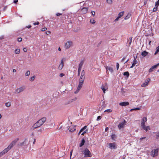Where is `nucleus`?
I'll list each match as a JSON object with an SVG mask.
<instances>
[{"label": "nucleus", "instance_id": "nucleus-18", "mask_svg": "<svg viewBox=\"0 0 159 159\" xmlns=\"http://www.w3.org/2000/svg\"><path fill=\"white\" fill-rule=\"evenodd\" d=\"M129 104V102H121L119 103V105L121 106H127Z\"/></svg>", "mask_w": 159, "mask_h": 159}, {"label": "nucleus", "instance_id": "nucleus-30", "mask_svg": "<svg viewBox=\"0 0 159 159\" xmlns=\"http://www.w3.org/2000/svg\"><path fill=\"white\" fill-rule=\"evenodd\" d=\"M124 12V11L120 12L118 14V16L120 18L123 16Z\"/></svg>", "mask_w": 159, "mask_h": 159}, {"label": "nucleus", "instance_id": "nucleus-55", "mask_svg": "<svg viewBox=\"0 0 159 159\" xmlns=\"http://www.w3.org/2000/svg\"><path fill=\"white\" fill-rule=\"evenodd\" d=\"M137 58V56H136L134 57V60H136V59Z\"/></svg>", "mask_w": 159, "mask_h": 159}, {"label": "nucleus", "instance_id": "nucleus-50", "mask_svg": "<svg viewBox=\"0 0 159 159\" xmlns=\"http://www.w3.org/2000/svg\"><path fill=\"white\" fill-rule=\"evenodd\" d=\"M120 18V17L118 16L115 20V21H117L119 20V19Z\"/></svg>", "mask_w": 159, "mask_h": 159}, {"label": "nucleus", "instance_id": "nucleus-11", "mask_svg": "<svg viewBox=\"0 0 159 159\" xmlns=\"http://www.w3.org/2000/svg\"><path fill=\"white\" fill-rule=\"evenodd\" d=\"M150 80V79L148 78V79H147L145 81V82L141 84V87H145L146 86L148 85Z\"/></svg>", "mask_w": 159, "mask_h": 159}, {"label": "nucleus", "instance_id": "nucleus-33", "mask_svg": "<svg viewBox=\"0 0 159 159\" xmlns=\"http://www.w3.org/2000/svg\"><path fill=\"white\" fill-rule=\"evenodd\" d=\"M35 78V76H34L30 77V78L29 80L31 81H33L34 80Z\"/></svg>", "mask_w": 159, "mask_h": 159}, {"label": "nucleus", "instance_id": "nucleus-1", "mask_svg": "<svg viewBox=\"0 0 159 159\" xmlns=\"http://www.w3.org/2000/svg\"><path fill=\"white\" fill-rule=\"evenodd\" d=\"M19 139L17 138L13 141L8 146L3 150L0 152V157L3 156L6 153L10 150L13 146L15 145L16 143L18 141Z\"/></svg>", "mask_w": 159, "mask_h": 159}, {"label": "nucleus", "instance_id": "nucleus-62", "mask_svg": "<svg viewBox=\"0 0 159 159\" xmlns=\"http://www.w3.org/2000/svg\"><path fill=\"white\" fill-rule=\"evenodd\" d=\"M4 39V36H2L0 37V39Z\"/></svg>", "mask_w": 159, "mask_h": 159}, {"label": "nucleus", "instance_id": "nucleus-32", "mask_svg": "<svg viewBox=\"0 0 159 159\" xmlns=\"http://www.w3.org/2000/svg\"><path fill=\"white\" fill-rule=\"evenodd\" d=\"M123 75H124L126 76H127V77H128L129 75V73L128 72L126 71V72H125L124 73Z\"/></svg>", "mask_w": 159, "mask_h": 159}, {"label": "nucleus", "instance_id": "nucleus-54", "mask_svg": "<svg viewBox=\"0 0 159 159\" xmlns=\"http://www.w3.org/2000/svg\"><path fill=\"white\" fill-rule=\"evenodd\" d=\"M39 24V23L38 22H37V23H34V25H38Z\"/></svg>", "mask_w": 159, "mask_h": 159}, {"label": "nucleus", "instance_id": "nucleus-15", "mask_svg": "<svg viewBox=\"0 0 159 159\" xmlns=\"http://www.w3.org/2000/svg\"><path fill=\"white\" fill-rule=\"evenodd\" d=\"M106 69L107 70V72L109 70L111 73H112L113 71V69L112 67L110 66H106L105 67Z\"/></svg>", "mask_w": 159, "mask_h": 159}, {"label": "nucleus", "instance_id": "nucleus-38", "mask_svg": "<svg viewBox=\"0 0 159 159\" xmlns=\"http://www.w3.org/2000/svg\"><path fill=\"white\" fill-rule=\"evenodd\" d=\"M140 108H139V107H137V108H133V109H131L130 110V111H133V110H139L140 109Z\"/></svg>", "mask_w": 159, "mask_h": 159}, {"label": "nucleus", "instance_id": "nucleus-4", "mask_svg": "<svg viewBox=\"0 0 159 159\" xmlns=\"http://www.w3.org/2000/svg\"><path fill=\"white\" fill-rule=\"evenodd\" d=\"M84 157H90L92 156V155L89 151V150L86 148L84 151Z\"/></svg>", "mask_w": 159, "mask_h": 159}, {"label": "nucleus", "instance_id": "nucleus-21", "mask_svg": "<svg viewBox=\"0 0 159 159\" xmlns=\"http://www.w3.org/2000/svg\"><path fill=\"white\" fill-rule=\"evenodd\" d=\"M148 52L146 51H143L141 53V55L144 57H146L148 55Z\"/></svg>", "mask_w": 159, "mask_h": 159}, {"label": "nucleus", "instance_id": "nucleus-46", "mask_svg": "<svg viewBox=\"0 0 159 159\" xmlns=\"http://www.w3.org/2000/svg\"><path fill=\"white\" fill-rule=\"evenodd\" d=\"M143 129H150V128L149 126H147L146 127H144V128H143Z\"/></svg>", "mask_w": 159, "mask_h": 159}, {"label": "nucleus", "instance_id": "nucleus-9", "mask_svg": "<svg viewBox=\"0 0 159 159\" xmlns=\"http://www.w3.org/2000/svg\"><path fill=\"white\" fill-rule=\"evenodd\" d=\"M85 78V72L84 70H83L81 73L80 76V78L79 81H82L84 82Z\"/></svg>", "mask_w": 159, "mask_h": 159}, {"label": "nucleus", "instance_id": "nucleus-57", "mask_svg": "<svg viewBox=\"0 0 159 159\" xmlns=\"http://www.w3.org/2000/svg\"><path fill=\"white\" fill-rule=\"evenodd\" d=\"M61 13H57V14H56V15L57 16H60V15H61Z\"/></svg>", "mask_w": 159, "mask_h": 159}, {"label": "nucleus", "instance_id": "nucleus-6", "mask_svg": "<svg viewBox=\"0 0 159 159\" xmlns=\"http://www.w3.org/2000/svg\"><path fill=\"white\" fill-rule=\"evenodd\" d=\"M73 46V42L70 41H68L65 44V48L66 49H68Z\"/></svg>", "mask_w": 159, "mask_h": 159}, {"label": "nucleus", "instance_id": "nucleus-37", "mask_svg": "<svg viewBox=\"0 0 159 159\" xmlns=\"http://www.w3.org/2000/svg\"><path fill=\"white\" fill-rule=\"evenodd\" d=\"M107 2L109 4H111L112 2V0H107Z\"/></svg>", "mask_w": 159, "mask_h": 159}, {"label": "nucleus", "instance_id": "nucleus-26", "mask_svg": "<svg viewBox=\"0 0 159 159\" xmlns=\"http://www.w3.org/2000/svg\"><path fill=\"white\" fill-rule=\"evenodd\" d=\"M159 52V46H158L156 48V51L154 53V54L155 55H156L157 53Z\"/></svg>", "mask_w": 159, "mask_h": 159}, {"label": "nucleus", "instance_id": "nucleus-51", "mask_svg": "<svg viewBox=\"0 0 159 159\" xmlns=\"http://www.w3.org/2000/svg\"><path fill=\"white\" fill-rule=\"evenodd\" d=\"M22 40V39L21 38H19L18 39V42H20Z\"/></svg>", "mask_w": 159, "mask_h": 159}, {"label": "nucleus", "instance_id": "nucleus-22", "mask_svg": "<svg viewBox=\"0 0 159 159\" xmlns=\"http://www.w3.org/2000/svg\"><path fill=\"white\" fill-rule=\"evenodd\" d=\"M116 138V136L115 134H112L111 135V139L112 140L115 141Z\"/></svg>", "mask_w": 159, "mask_h": 159}, {"label": "nucleus", "instance_id": "nucleus-16", "mask_svg": "<svg viewBox=\"0 0 159 159\" xmlns=\"http://www.w3.org/2000/svg\"><path fill=\"white\" fill-rule=\"evenodd\" d=\"M84 82H83L82 81H79V84L77 88L78 89H80L82 87L83 85V84Z\"/></svg>", "mask_w": 159, "mask_h": 159}, {"label": "nucleus", "instance_id": "nucleus-34", "mask_svg": "<svg viewBox=\"0 0 159 159\" xmlns=\"http://www.w3.org/2000/svg\"><path fill=\"white\" fill-rule=\"evenodd\" d=\"M30 74V71H27L25 74V75L26 76H29Z\"/></svg>", "mask_w": 159, "mask_h": 159}, {"label": "nucleus", "instance_id": "nucleus-10", "mask_svg": "<svg viewBox=\"0 0 159 159\" xmlns=\"http://www.w3.org/2000/svg\"><path fill=\"white\" fill-rule=\"evenodd\" d=\"M126 122L125 120H124L120 122V124L118 125V128L120 129L122 128L126 123Z\"/></svg>", "mask_w": 159, "mask_h": 159}, {"label": "nucleus", "instance_id": "nucleus-41", "mask_svg": "<svg viewBox=\"0 0 159 159\" xmlns=\"http://www.w3.org/2000/svg\"><path fill=\"white\" fill-rule=\"evenodd\" d=\"M159 5V0H158L157 2H156L155 3V6H158Z\"/></svg>", "mask_w": 159, "mask_h": 159}, {"label": "nucleus", "instance_id": "nucleus-47", "mask_svg": "<svg viewBox=\"0 0 159 159\" xmlns=\"http://www.w3.org/2000/svg\"><path fill=\"white\" fill-rule=\"evenodd\" d=\"M91 14H92L93 16H94L95 15V12L93 11H92L91 12Z\"/></svg>", "mask_w": 159, "mask_h": 159}, {"label": "nucleus", "instance_id": "nucleus-53", "mask_svg": "<svg viewBox=\"0 0 159 159\" xmlns=\"http://www.w3.org/2000/svg\"><path fill=\"white\" fill-rule=\"evenodd\" d=\"M87 126H85L83 127V128H81V129H86L87 128Z\"/></svg>", "mask_w": 159, "mask_h": 159}, {"label": "nucleus", "instance_id": "nucleus-3", "mask_svg": "<svg viewBox=\"0 0 159 159\" xmlns=\"http://www.w3.org/2000/svg\"><path fill=\"white\" fill-rule=\"evenodd\" d=\"M159 148L152 150L151 152V155L153 157L157 156L158 155Z\"/></svg>", "mask_w": 159, "mask_h": 159}, {"label": "nucleus", "instance_id": "nucleus-59", "mask_svg": "<svg viewBox=\"0 0 159 159\" xmlns=\"http://www.w3.org/2000/svg\"><path fill=\"white\" fill-rule=\"evenodd\" d=\"M125 59V57H124L121 60V62H123Z\"/></svg>", "mask_w": 159, "mask_h": 159}, {"label": "nucleus", "instance_id": "nucleus-19", "mask_svg": "<svg viewBox=\"0 0 159 159\" xmlns=\"http://www.w3.org/2000/svg\"><path fill=\"white\" fill-rule=\"evenodd\" d=\"M85 61V60L84 59H82L81 60L79 65V67L82 68L83 66V65L84 62Z\"/></svg>", "mask_w": 159, "mask_h": 159}, {"label": "nucleus", "instance_id": "nucleus-48", "mask_svg": "<svg viewBox=\"0 0 159 159\" xmlns=\"http://www.w3.org/2000/svg\"><path fill=\"white\" fill-rule=\"evenodd\" d=\"M119 67V65L118 63H116V68L117 70H118Z\"/></svg>", "mask_w": 159, "mask_h": 159}, {"label": "nucleus", "instance_id": "nucleus-39", "mask_svg": "<svg viewBox=\"0 0 159 159\" xmlns=\"http://www.w3.org/2000/svg\"><path fill=\"white\" fill-rule=\"evenodd\" d=\"M130 40L128 41L129 44L128 45L130 46V45L131 43L132 40V38L131 37L129 38Z\"/></svg>", "mask_w": 159, "mask_h": 159}, {"label": "nucleus", "instance_id": "nucleus-49", "mask_svg": "<svg viewBox=\"0 0 159 159\" xmlns=\"http://www.w3.org/2000/svg\"><path fill=\"white\" fill-rule=\"evenodd\" d=\"M101 117L100 116H98L97 117V121L99 120H100L101 119Z\"/></svg>", "mask_w": 159, "mask_h": 159}, {"label": "nucleus", "instance_id": "nucleus-43", "mask_svg": "<svg viewBox=\"0 0 159 159\" xmlns=\"http://www.w3.org/2000/svg\"><path fill=\"white\" fill-rule=\"evenodd\" d=\"M80 90L79 89H78L77 88L76 90V91H75V92H74V93L75 94H76L77 93H78V92H79V91Z\"/></svg>", "mask_w": 159, "mask_h": 159}, {"label": "nucleus", "instance_id": "nucleus-12", "mask_svg": "<svg viewBox=\"0 0 159 159\" xmlns=\"http://www.w3.org/2000/svg\"><path fill=\"white\" fill-rule=\"evenodd\" d=\"M159 66V63L157 64L154 65L152 66L149 70L148 72H151L153 71L154 69L157 68V67Z\"/></svg>", "mask_w": 159, "mask_h": 159}, {"label": "nucleus", "instance_id": "nucleus-5", "mask_svg": "<svg viewBox=\"0 0 159 159\" xmlns=\"http://www.w3.org/2000/svg\"><path fill=\"white\" fill-rule=\"evenodd\" d=\"M101 89L103 91V93H105L106 91L108 89V86L107 83H105L103 84L101 86Z\"/></svg>", "mask_w": 159, "mask_h": 159}, {"label": "nucleus", "instance_id": "nucleus-24", "mask_svg": "<svg viewBox=\"0 0 159 159\" xmlns=\"http://www.w3.org/2000/svg\"><path fill=\"white\" fill-rule=\"evenodd\" d=\"M88 10V8L87 7H84L82 9V11L84 13H86Z\"/></svg>", "mask_w": 159, "mask_h": 159}, {"label": "nucleus", "instance_id": "nucleus-63", "mask_svg": "<svg viewBox=\"0 0 159 159\" xmlns=\"http://www.w3.org/2000/svg\"><path fill=\"white\" fill-rule=\"evenodd\" d=\"M84 130H80V131L79 133V134L81 132H82Z\"/></svg>", "mask_w": 159, "mask_h": 159}, {"label": "nucleus", "instance_id": "nucleus-7", "mask_svg": "<svg viewBox=\"0 0 159 159\" xmlns=\"http://www.w3.org/2000/svg\"><path fill=\"white\" fill-rule=\"evenodd\" d=\"M25 89V87L24 86H22L16 89L15 90V93H20L23 92Z\"/></svg>", "mask_w": 159, "mask_h": 159}, {"label": "nucleus", "instance_id": "nucleus-61", "mask_svg": "<svg viewBox=\"0 0 159 159\" xmlns=\"http://www.w3.org/2000/svg\"><path fill=\"white\" fill-rule=\"evenodd\" d=\"M86 132V131H84L81 134V135H84V134H85Z\"/></svg>", "mask_w": 159, "mask_h": 159}, {"label": "nucleus", "instance_id": "nucleus-29", "mask_svg": "<svg viewBox=\"0 0 159 159\" xmlns=\"http://www.w3.org/2000/svg\"><path fill=\"white\" fill-rule=\"evenodd\" d=\"M5 106L7 107H9L11 105V103L10 102H7L5 103Z\"/></svg>", "mask_w": 159, "mask_h": 159}, {"label": "nucleus", "instance_id": "nucleus-27", "mask_svg": "<svg viewBox=\"0 0 159 159\" xmlns=\"http://www.w3.org/2000/svg\"><path fill=\"white\" fill-rule=\"evenodd\" d=\"M20 50L19 49L17 48L15 51V53L16 54H19L20 53Z\"/></svg>", "mask_w": 159, "mask_h": 159}, {"label": "nucleus", "instance_id": "nucleus-25", "mask_svg": "<svg viewBox=\"0 0 159 159\" xmlns=\"http://www.w3.org/2000/svg\"><path fill=\"white\" fill-rule=\"evenodd\" d=\"M84 139H82V140H81V143L80 145V147H81L84 144Z\"/></svg>", "mask_w": 159, "mask_h": 159}, {"label": "nucleus", "instance_id": "nucleus-36", "mask_svg": "<svg viewBox=\"0 0 159 159\" xmlns=\"http://www.w3.org/2000/svg\"><path fill=\"white\" fill-rule=\"evenodd\" d=\"M82 68L80 67H78V74L79 76H80V73L81 72V70Z\"/></svg>", "mask_w": 159, "mask_h": 159}, {"label": "nucleus", "instance_id": "nucleus-58", "mask_svg": "<svg viewBox=\"0 0 159 159\" xmlns=\"http://www.w3.org/2000/svg\"><path fill=\"white\" fill-rule=\"evenodd\" d=\"M31 27V26L30 25H29L26 26V28H29V29Z\"/></svg>", "mask_w": 159, "mask_h": 159}, {"label": "nucleus", "instance_id": "nucleus-14", "mask_svg": "<svg viewBox=\"0 0 159 159\" xmlns=\"http://www.w3.org/2000/svg\"><path fill=\"white\" fill-rule=\"evenodd\" d=\"M109 148L111 149H115L116 148L115 143H110L109 144Z\"/></svg>", "mask_w": 159, "mask_h": 159}, {"label": "nucleus", "instance_id": "nucleus-42", "mask_svg": "<svg viewBox=\"0 0 159 159\" xmlns=\"http://www.w3.org/2000/svg\"><path fill=\"white\" fill-rule=\"evenodd\" d=\"M23 51L24 52H27L28 51V49L27 48H23Z\"/></svg>", "mask_w": 159, "mask_h": 159}, {"label": "nucleus", "instance_id": "nucleus-31", "mask_svg": "<svg viewBox=\"0 0 159 159\" xmlns=\"http://www.w3.org/2000/svg\"><path fill=\"white\" fill-rule=\"evenodd\" d=\"M90 22L92 24H94L95 23V21L94 19H91L90 20Z\"/></svg>", "mask_w": 159, "mask_h": 159}, {"label": "nucleus", "instance_id": "nucleus-44", "mask_svg": "<svg viewBox=\"0 0 159 159\" xmlns=\"http://www.w3.org/2000/svg\"><path fill=\"white\" fill-rule=\"evenodd\" d=\"M47 29V28L46 27L43 28L41 29V31H44L46 30Z\"/></svg>", "mask_w": 159, "mask_h": 159}, {"label": "nucleus", "instance_id": "nucleus-23", "mask_svg": "<svg viewBox=\"0 0 159 159\" xmlns=\"http://www.w3.org/2000/svg\"><path fill=\"white\" fill-rule=\"evenodd\" d=\"M105 101L104 100H102L101 101V104L103 107H104L106 106V104L105 103Z\"/></svg>", "mask_w": 159, "mask_h": 159}, {"label": "nucleus", "instance_id": "nucleus-40", "mask_svg": "<svg viewBox=\"0 0 159 159\" xmlns=\"http://www.w3.org/2000/svg\"><path fill=\"white\" fill-rule=\"evenodd\" d=\"M157 6L155 7L153 9V12H155L157 11Z\"/></svg>", "mask_w": 159, "mask_h": 159}, {"label": "nucleus", "instance_id": "nucleus-35", "mask_svg": "<svg viewBox=\"0 0 159 159\" xmlns=\"http://www.w3.org/2000/svg\"><path fill=\"white\" fill-rule=\"evenodd\" d=\"M112 111V110L111 109H108L106 110H105L104 112H111Z\"/></svg>", "mask_w": 159, "mask_h": 159}, {"label": "nucleus", "instance_id": "nucleus-17", "mask_svg": "<svg viewBox=\"0 0 159 159\" xmlns=\"http://www.w3.org/2000/svg\"><path fill=\"white\" fill-rule=\"evenodd\" d=\"M76 100V98L75 97L71 99L70 100H69L67 102L65 103V104H66V105L70 103L73 102L75 101Z\"/></svg>", "mask_w": 159, "mask_h": 159}, {"label": "nucleus", "instance_id": "nucleus-45", "mask_svg": "<svg viewBox=\"0 0 159 159\" xmlns=\"http://www.w3.org/2000/svg\"><path fill=\"white\" fill-rule=\"evenodd\" d=\"M50 33H51L50 31H48V30L46 31V34L47 35H49V34H50Z\"/></svg>", "mask_w": 159, "mask_h": 159}, {"label": "nucleus", "instance_id": "nucleus-8", "mask_svg": "<svg viewBox=\"0 0 159 159\" xmlns=\"http://www.w3.org/2000/svg\"><path fill=\"white\" fill-rule=\"evenodd\" d=\"M147 118L143 117L141 121V125L143 128H144L145 127V123L147 121Z\"/></svg>", "mask_w": 159, "mask_h": 159}, {"label": "nucleus", "instance_id": "nucleus-28", "mask_svg": "<svg viewBox=\"0 0 159 159\" xmlns=\"http://www.w3.org/2000/svg\"><path fill=\"white\" fill-rule=\"evenodd\" d=\"M131 14L129 13L127 14V16H125V20H126L129 19L130 16Z\"/></svg>", "mask_w": 159, "mask_h": 159}, {"label": "nucleus", "instance_id": "nucleus-60", "mask_svg": "<svg viewBox=\"0 0 159 159\" xmlns=\"http://www.w3.org/2000/svg\"><path fill=\"white\" fill-rule=\"evenodd\" d=\"M145 138H146L145 137H142V138H140V142H141V141L142 140V139H145Z\"/></svg>", "mask_w": 159, "mask_h": 159}, {"label": "nucleus", "instance_id": "nucleus-56", "mask_svg": "<svg viewBox=\"0 0 159 159\" xmlns=\"http://www.w3.org/2000/svg\"><path fill=\"white\" fill-rule=\"evenodd\" d=\"M72 151H73V150H72L70 152V157H71V156L72 155Z\"/></svg>", "mask_w": 159, "mask_h": 159}, {"label": "nucleus", "instance_id": "nucleus-52", "mask_svg": "<svg viewBox=\"0 0 159 159\" xmlns=\"http://www.w3.org/2000/svg\"><path fill=\"white\" fill-rule=\"evenodd\" d=\"M64 75V74L63 73H61L60 74V76L61 77H62Z\"/></svg>", "mask_w": 159, "mask_h": 159}, {"label": "nucleus", "instance_id": "nucleus-2", "mask_svg": "<svg viewBox=\"0 0 159 159\" xmlns=\"http://www.w3.org/2000/svg\"><path fill=\"white\" fill-rule=\"evenodd\" d=\"M47 118L45 117H43L39 120L36 123L33 125V129H36L41 126L46 120Z\"/></svg>", "mask_w": 159, "mask_h": 159}, {"label": "nucleus", "instance_id": "nucleus-20", "mask_svg": "<svg viewBox=\"0 0 159 159\" xmlns=\"http://www.w3.org/2000/svg\"><path fill=\"white\" fill-rule=\"evenodd\" d=\"M138 62L137 60H133L132 65L130 68H133L135 66V65Z\"/></svg>", "mask_w": 159, "mask_h": 159}, {"label": "nucleus", "instance_id": "nucleus-13", "mask_svg": "<svg viewBox=\"0 0 159 159\" xmlns=\"http://www.w3.org/2000/svg\"><path fill=\"white\" fill-rule=\"evenodd\" d=\"M64 66V58H62L61 60V63L59 64L58 68L59 70H61Z\"/></svg>", "mask_w": 159, "mask_h": 159}, {"label": "nucleus", "instance_id": "nucleus-64", "mask_svg": "<svg viewBox=\"0 0 159 159\" xmlns=\"http://www.w3.org/2000/svg\"><path fill=\"white\" fill-rule=\"evenodd\" d=\"M18 2V0H14V2L15 3H16Z\"/></svg>", "mask_w": 159, "mask_h": 159}]
</instances>
